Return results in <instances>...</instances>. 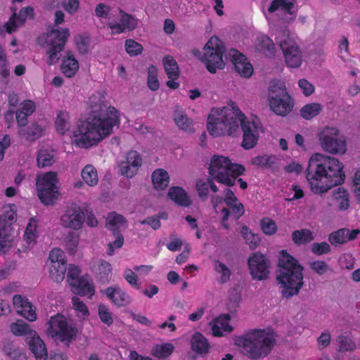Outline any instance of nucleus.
<instances>
[{"mask_svg": "<svg viewBox=\"0 0 360 360\" xmlns=\"http://www.w3.org/2000/svg\"><path fill=\"white\" fill-rule=\"evenodd\" d=\"M243 131L241 146L245 150L253 148L259 139L258 126L255 122L247 120L245 115L233 103L232 109L213 108L207 117V129L213 137L220 136H236Z\"/></svg>", "mask_w": 360, "mask_h": 360, "instance_id": "nucleus-1", "label": "nucleus"}, {"mask_svg": "<svg viewBox=\"0 0 360 360\" xmlns=\"http://www.w3.org/2000/svg\"><path fill=\"white\" fill-rule=\"evenodd\" d=\"M117 113L116 108L108 107L103 102L92 105L88 117L73 131L75 144L84 148L97 144L111 133L113 126L119 122Z\"/></svg>", "mask_w": 360, "mask_h": 360, "instance_id": "nucleus-2", "label": "nucleus"}, {"mask_svg": "<svg viewBox=\"0 0 360 360\" xmlns=\"http://www.w3.org/2000/svg\"><path fill=\"white\" fill-rule=\"evenodd\" d=\"M343 168V165L335 158L314 154L306 169V178L311 191L323 194L332 187L343 184L345 179Z\"/></svg>", "mask_w": 360, "mask_h": 360, "instance_id": "nucleus-3", "label": "nucleus"}, {"mask_svg": "<svg viewBox=\"0 0 360 360\" xmlns=\"http://www.w3.org/2000/svg\"><path fill=\"white\" fill-rule=\"evenodd\" d=\"M304 267L287 250L279 252L276 280L280 285L281 297L290 300L298 295L304 286Z\"/></svg>", "mask_w": 360, "mask_h": 360, "instance_id": "nucleus-4", "label": "nucleus"}, {"mask_svg": "<svg viewBox=\"0 0 360 360\" xmlns=\"http://www.w3.org/2000/svg\"><path fill=\"white\" fill-rule=\"evenodd\" d=\"M272 333L264 330L252 329L236 340V345L242 347L245 355L252 360L267 356L276 345Z\"/></svg>", "mask_w": 360, "mask_h": 360, "instance_id": "nucleus-5", "label": "nucleus"}, {"mask_svg": "<svg viewBox=\"0 0 360 360\" xmlns=\"http://www.w3.org/2000/svg\"><path fill=\"white\" fill-rule=\"evenodd\" d=\"M11 332L17 336L27 335L26 342L37 360H47L48 352L43 340L30 325L22 320H18L11 325Z\"/></svg>", "mask_w": 360, "mask_h": 360, "instance_id": "nucleus-6", "label": "nucleus"}, {"mask_svg": "<svg viewBox=\"0 0 360 360\" xmlns=\"http://www.w3.org/2000/svg\"><path fill=\"white\" fill-rule=\"evenodd\" d=\"M46 333L51 338H55L60 342H65L68 347L75 340L79 330L74 323L69 324L65 317L60 314L51 316L48 321Z\"/></svg>", "mask_w": 360, "mask_h": 360, "instance_id": "nucleus-7", "label": "nucleus"}, {"mask_svg": "<svg viewBox=\"0 0 360 360\" xmlns=\"http://www.w3.org/2000/svg\"><path fill=\"white\" fill-rule=\"evenodd\" d=\"M204 50L202 61L206 65L210 72L215 73L217 69L221 70L224 68L223 54L225 52V47L218 37H211L205 45Z\"/></svg>", "mask_w": 360, "mask_h": 360, "instance_id": "nucleus-8", "label": "nucleus"}, {"mask_svg": "<svg viewBox=\"0 0 360 360\" xmlns=\"http://www.w3.org/2000/svg\"><path fill=\"white\" fill-rule=\"evenodd\" d=\"M57 183V174L53 172H47L37 177V195L44 205H52L58 199L59 192L56 186Z\"/></svg>", "mask_w": 360, "mask_h": 360, "instance_id": "nucleus-9", "label": "nucleus"}, {"mask_svg": "<svg viewBox=\"0 0 360 360\" xmlns=\"http://www.w3.org/2000/svg\"><path fill=\"white\" fill-rule=\"evenodd\" d=\"M230 159L219 155H214L208 167V176L215 178L218 183L231 187L235 185L236 179L229 174Z\"/></svg>", "mask_w": 360, "mask_h": 360, "instance_id": "nucleus-10", "label": "nucleus"}, {"mask_svg": "<svg viewBox=\"0 0 360 360\" xmlns=\"http://www.w3.org/2000/svg\"><path fill=\"white\" fill-rule=\"evenodd\" d=\"M319 138L322 148L333 154H344L346 152V140L339 134L338 129L326 127L319 134Z\"/></svg>", "mask_w": 360, "mask_h": 360, "instance_id": "nucleus-11", "label": "nucleus"}, {"mask_svg": "<svg viewBox=\"0 0 360 360\" xmlns=\"http://www.w3.org/2000/svg\"><path fill=\"white\" fill-rule=\"evenodd\" d=\"M69 35L68 28L63 29L62 31L58 29L52 30L47 34L46 41L51 46L47 52L49 55L46 61L49 65L55 64L59 60L60 52L63 49Z\"/></svg>", "mask_w": 360, "mask_h": 360, "instance_id": "nucleus-12", "label": "nucleus"}, {"mask_svg": "<svg viewBox=\"0 0 360 360\" xmlns=\"http://www.w3.org/2000/svg\"><path fill=\"white\" fill-rule=\"evenodd\" d=\"M126 218L115 212H111L106 218V227L112 233L115 240L108 244V255H112L114 248H120L124 243V236H122L120 227L126 228L127 226Z\"/></svg>", "mask_w": 360, "mask_h": 360, "instance_id": "nucleus-13", "label": "nucleus"}, {"mask_svg": "<svg viewBox=\"0 0 360 360\" xmlns=\"http://www.w3.org/2000/svg\"><path fill=\"white\" fill-rule=\"evenodd\" d=\"M250 274L254 280L265 281L269 278L271 262L261 252L252 253L248 259Z\"/></svg>", "mask_w": 360, "mask_h": 360, "instance_id": "nucleus-14", "label": "nucleus"}, {"mask_svg": "<svg viewBox=\"0 0 360 360\" xmlns=\"http://www.w3.org/2000/svg\"><path fill=\"white\" fill-rule=\"evenodd\" d=\"M279 46L283 51L288 67L296 68L301 65L302 62V52L294 40L288 37L281 40Z\"/></svg>", "mask_w": 360, "mask_h": 360, "instance_id": "nucleus-15", "label": "nucleus"}, {"mask_svg": "<svg viewBox=\"0 0 360 360\" xmlns=\"http://www.w3.org/2000/svg\"><path fill=\"white\" fill-rule=\"evenodd\" d=\"M85 220L84 210L76 203L68 206L61 217V224L65 228L79 229Z\"/></svg>", "mask_w": 360, "mask_h": 360, "instance_id": "nucleus-16", "label": "nucleus"}, {"mask_svg": "<svg viewBox=\"0 0 360 360\" xmlns=\"http://www.w3.org/2000/svg\"><path fill=\"white\" fill-rule=\"evenodd\" d=\"M125 159L118 165L119 172L127 178H132L142 165L141 155L136 150H131L127 153Z\"/></svg>", "mask_w": 360, "mask_h": 360, "instance_id": "nucleus-17", "label": "nucleus"}, {"mask_svg": "<svg viewBox=\"0 0 360 360\" xmlns=\"http://www.w3.org/2000/svg\"><path fill=\"white\" fill-rule=\"evenodd\" d=\"M231 61L234 65L235 70L243 77L248 78L253 73V67L252 64L248 61L245 56L240 53L236 49H232L230 52Z\"/></svg>", "mask_w": 360, "mask_h": 360, "instance_id": "nucleus-18", "label": "nucleus"}, {"mask_svg": "<svg viewBox=\"0 0 360 360\" xmlns=\"http://www.w3.org/2000/svg\"><path fill=\"white\" fill-rule=\"evenodd\" d=\"M102 292L118 307L126 306L130 302V297L117 285L108 287Z\"/></svg>", "mask_w": 360, "mask_h": 360, "instance_id": "nucleus-19", "label": "nucleus"}, {"mask_svg": "<svg viewBox=\"0 0 360 360\" xmlns=\"http://www.w3.org/2000/svg\"><path fill=\"white\" fill-rule=\"evenodd\" d=\"M269 105L271 110L276 115L285 117L292 111L294 107V102L290 96L288 94V97L286 98L282 96L271 101Z\"/></svg>", "mask_w": 360, "mask_h": 360, "instance_id": "nucleus-20", "label": "nucleus"}, {"mask_svg": "<svg viewBox=\"0 0 360 360\" xmlns=\"http://www.w3.org/2000/svg\"><path fill=\"white\" fill-rule=\"evenodd\" d=\"M72 292L81 296L89 295L90 297L94 295L95 290L93 283L88 275L80 277L79 280L74 281L70 285Z\"/></svg>", "mask_w": 360, "mask_h": 360, "instance_id": "nucleus-21", "label": "nucleus"}, {"mask_svg": "<svg viewBox=\"0 0 360 360\" xmlns=\"http://www.w3.org/2000/svg\"><path fill=\"white\" fill-rule=\"evenodd\" d=\"M280 11L285 14L293 15L290 18L294 20L297 10L295 8V2L288 0H273L268 8V11L271 13Z\"/></svg>", "mask_w": 360, "mask_h": 360, "instance_id": "nucleus-22", "label": "nucleus"}, {"mask_svg": "<svg viewBox=\"0 0 360 360\" xmlns=\"http://www.w3.org/2000/svg\"><path fill=\"white\" fill-rule=\"evenodd\" d=\"M167 196L175 204L181 207H188L192 202L186 191L180 186L171 187L167 193Z\"/></svg>", "mask_w": 360, "mask_h": 360, "instance_id": "nucleus-23", "label": "nucleus"}, {"mask_svg": "<svg viewBox=\"0 0 360 360\" xmlns=\"http://www.w3.org/2000/svg\"><path fill=\"white\" fill-rule=\"evenodd\" d=\"M11 224L0 216V251L6 253L12 242Z\"/></svg>", "mask_w": 360, "mask_h": 360, "instance_id": "nucleus-24", "label": "nucleus"}, {"mask_svg": "<svg viewBox=\"0 0 360 360\" xmlns=\"http://www.w3.org/2000/svg\"><path fill=\"white\" fill-rule=\"evenodd\" d=\"M255 48L256 51L269 58L274 56L276 53L273 41L266 35L257 39Z\"/></svg>", "mask_w": 360, "mask_h": 360, "instance_id": "nucleus-25", "label": "nucleus"}, {"mask_svg": "<svg viewBox=\"0 0 360 360\" xmlns=\"http://www.w3.org/2000/svg\"><path fill=\"white\" fill-rule=\"evenodd\" d=\"M79 70V63L71 51H68L61 64V70L68 77L74 76Z\"/></svg>", "mask_w": 360, "mask_h": 360, "instance_id": "nucleus-26", "label": "nucleus"}, {"mask_svg": "<svg viewBox=\"0 0 360 360\" xmlns=\"http://www.w3.org/2000/svg\"><path fill=\"white\" fill-rule=\"evenodd\" d=\"M285 84L280 81H271L269 86L268 100L269 103L282 96L288 97Z\"/></svg>", "mask_w": 360, "mask_h": 360, "instance_id": "nucleus-27", "label": "nucleus"}, {"mask_svg": "<svg viewBox=\"0 0 360 360\" xmlns=\"http://www.w3.org/2000/svg\"><path fill=\"white\" fill-rule=\"evenodd\" d=\"M151 178L154 188L157 190H164L169 183V174L163 169H155Z\"/></svg>", "mask_w": 360, "mask_h": 360, "instance_id": "nucleus-28", "label": "nucleus"}, {"mask_svg": "<svg viewBox=\"0 0 360 360\" xmlns=\"http://www.w3.org/2000/svg\"><path fill=\"white\" fill-rule=\"evenodd\" d=\"M174 120L179 129L185 131L191 129L192 120L188 117L181 108L176 106L174 112Z\"/></svg>", "mask_w": 360, "mask_h": 360, "instance_id": "nucleus-29", "label": "nucleus"}, {"mask_svg": "<svg viewBox=\"0 0 360 360\" xmlns=\"http://www.w3.org/2000/svg\"><path fill=\"white\" fill-rule=\"evenodd\" d=\"M191 347L198 354L207 352L210 345L207 340L199 332H196L191 339Z\"/></svg>", "mask_w": 360, "mask_h": 360, "instance_id": "nucleus-30", "label": "nucleus"}, {"mask_svg": "<svg viewBox=\"0 0 360 360\" xmlns=\"http://www.w3.org/2000/svg\"><path fill=\"white\" fill-rule=\"evenodd\" d=\"M163 63L165 72L168 78L176 79L179 77V69L176 61L171 56H166L163 58Z\"/></svg>", "mask_w": 360, "mask_h": 360, "instance_id": "nucleus-31", "label": "nucleus"}, {"mask_svg": "<svg viewBox=\"0 0 360 360\" xmlns=\"http://www.w3.org/2000/svg\"><path fill=\"white\" fill-rule=\"evenodd\" d=\"M66 271L67 266L65 262H58L55 264H51L50 266L51 277L57 283H60L63 281Z\"/></svg>", "mask_w": 360, "mask_h": 360, "instance_id": "nucleus-32", "label": "nucleus"}, {"mask_svg": "<svg viewBox=\"0 0 360 360\" xmlns=\"http://www.w3.org/2000/svg\"><path fill=\"white\" fill-rule=\"evenodd\" d=\"M174 350V346L172 343H163L154 346L152 354L159 359H166L172 354Z\"/></svg>", "mask_w": 360, "mask_h": 360, "instance_id": "nucleus-33", "label": "nucleus"}, {"mask_svg": "<svg viewBox=\"0 0 360 360\" xmlns=\"http://www.w3.org/2000/svg\"><path fill=\"white\" fill-rule=\"evenodd\" d=\"M292 239L296 245L305 244L314 240V236L310 230L303 229L296 230L292 234Z\"/></svg>", "mask_w": 360, "mask_h": 360, "instance_id": "nucleus-34", "label": "nucleus"}, {"mask_svg": "<svg viewBox=\"0 0 360 360\" xmlns=\"http://www.w3.org/2000/svg\"><path fill=\"white\" fill-rule=\"evenodd\" d=\"M83 180L90 186H96L98 184V176L96 169L91 165L84 167L82 171Z\"/></svg>", "mask_w": 360, "mask_h": 360, "instance_id": "nucleus-35", "label": "nucleus"}, {"mask_svg": "<svg viewBox=\"0 0 360 360\" xmlns=\"http://www.w3.org/2000/svg\"><path fill=\"white\" fill-rule=\"evenodd\" d=\"M322 108L319 103H313L305 105L300 110V115L305 120H311L318 115Z\"/></svg>", "mask_w": 360, "mask_h": 360, "instance_id": "nucleus-36", "label": "nucleus"}, {"mask_svg": "<svg viewBox=\"0 0 360 360\" xmlns=\"http://www.w3.org/2000/svg\"><path fill=\"white\" fill-rule=\"evenodd\" d=\"M240 233L251 249L255 248L259 244L261 241L259 236L253 233L248 226H243Z\"/></svg>", "mask_w": 360, "mask_h": 360, "instance_id": "nucleus-37", "label": "nucleus"}, {"mask_svg": "<svg viewBox=\"0 0 360 360\" xmlns=\"http://www.w3.org/2000/svg\"><path fill=\"white\" fill-rule=\"evenodd\" d=\"M111 271V265L107 262H102L98 267L96 278L101 283H108L110 278Z\"/></svg>", "mask_w": 360, "mask_h": 360, "instance_id": "nucleus-38", "label": "nucleus"}, {"mask_svg": "<svg viewBox=\"0 0 360 360\" xmlns=\"http://www.w3.org/2000/svg\"><path fill=\"white\" fill-rule=\"evenodd\" d=\"M37 160L38 167L43 168L51 166L55 162V158L47 150H41L38 153Z\"/></svg>", "mask_w": 360, "mask_h": 360, "instance_id": "nucleus-39", "label": "nucleus"}, {"mask_svg": "<svg viewBox=\"0 0 360 360\" xmlns=\"http://www.w3.org/2000/svg\"><path fill=\"white\" fill-rule=\"evenodd\" d=\"M348 229L343 228L331 233L329 235L328 240L333 245L345 244L347 242V235Z\"/></svg>", "mask_w": 360, "mask_h": 360, "instance_id": "nucleus-40", "label": "nucleus"}, {"mask_svg": "<svg viewBox=\"0 0 360 360\" xmlns=\"http://www.w3.org/2000/svg\"><path fill=\"white\" fill-rule=\"evenodd\" d=\"M147 85L148 88L152 91H157L160 87V84L158 79V70L157 68L153 65L148 67Z\"/></svg>", "mask_w": 360, "mask_h": 360, "instance_id": "nucleus-41", "label": "nucleus"}, {"mask_svg": "<svg viewBox=\"0 0 360 360\" xmlns=\"http://www.w3.org/2000/svg\"><path fill=\"white\" fill-rule=\"evenodd\" d=\"M68 113L66 112L60 111L58 112L55 124L56 130L62 135L65 134V131L68 129Z\"/></svg>", "mask_w": 360, "mask_h": 360, "instance_id": "nucleus-42", "label": "nucleus"}, {"mask_svg": "<svg viewBox=\"0 0 360 360\" xmlns=\"http://www.w3.org/2000/svg\"><path fill=\"white\" fill-rule=\"evenodd\" d=\"M333 196L335 199L340 200L338 205V208L340 210H346L348 209L349 204L348 193L346 190H345L343 188H338L337 191H333Z\"/></svg>", "mask_w": 360, "mask_h": 360, "instance_id": "nucleus-43", "label": "nucleus"}, {"mask_svg": "<svg viewBox=\"0 0 360 360\" xmlns=\"http://www.w3.org/2000/svg\"><path fill=\"white\" fill-rule=\"evenodd\" d=\"M338 342V352H345L352 351L355 348V344L348 337L340 335L337 338Z\"/></svg>", "mask_w": 360, "mask_h": 360, "instance_id": "nucleus-44", "label": "nucleus"}, {"mask_svg": "<svg viewBox=\"0 0 360 360\" xmlns=\"http://www.w3.org/2000/svg\"><path fill=\"white\" fill-rule=\"evenodd\" d=\"M121 15V22L124 27V30H127L129 31L134 30L137 27V19H136L133 15L124 13L123 11L120 10Z\"/></svg>", "mask_w": 360, "mask_h": 360, "instance_id": "nucleus-45", "label": "nucleus"}, {"mask_svg": "<svg viewBox=\"0 0 360 360\" xmlns=\"http://www.w3.org/2000/svg\"><path fill=\"white\" fill-rule=\"evenodd\" d=\"M72 304L74 309L78 312L77 316L79 318L82 319H86L88 318L89 315V309L83 302L80 301L78 297H73Z\"/></svg>", "mask_w": 360, "mask_h": 360, "instance_id": "nucleus-46", "label": "nucleus"}, {"mask_svg": "<svg viewBox=\"0 0 360 360\" xmlns=\"http://www.w3.org/2000/svg\"><path fill=\"white\" fill-rule=\"evenodd\" d=\"M260 226L262 231L266 235H273L277 230L276 222L270 218H263L260 222Z\"/></svg>", "mask_w": 360, "mask_h": 360, "instance_id": "nucleus-47", "label": "nucleus"}, {"mask_svg": "<svg viewBox=\"0 0 360 360\" xmlns=\"http://www.w3.org/2000/svg\"><path fill=\"white\" fill-rule=\"evenodd\" d=\"M125 49L131 56H134L141 54L143 48L134 39H127L125 41Z\"/></svg>", "mask_w": 360, "mask_h": 360, "instance_id": "nucleus-48", "label": "nucleus"}, {"mask_svg": "<svg viewBox=\"0 0 360 360\" xmlns=\"http://www.w3.org/2000/svg\"><path fill=\"white\" fill-rule=\"evenodd\" d=\"M241 300L240 292L236 289H233L229 296V301L227 303V308L231 312L236 311V308Z\"/></svg>", "mask_w": 360, "mask_h": 360, "instance_id": "nucleus-49", "label": "nucleus"}, {"mask_svg": "<svg viewBox=\"0 0 360 360\" xmlns=\"http://www.w3.org/2000/svg\"><path fill=\"white\" fill-rule=\"evenodd\" d=\"M310 269L319 276L325 274L330 270L328 264L323 260L314 261L309 263Z\"/></svg>", "mask_w": 360, "mask_h": 360, "instance_id": "nucleus-50", "label": "nucleus"}, {"mask_svg": "<svg viewBox=\"0 0 360 360\" xmlns=\"http://www.w3.org/2000/svg\"><path fill=\"white\" fill-rule=\"evenodd\" d=\"M214 269L218 273L221 274L219 281L221 283H225L229 280L231 271L224 263L216 260Z\"/></svg>", "mask_w": 360, "mask_h": 360, "instance_id": "nucleus-51", "label": "nucleus"}, {"mask_svg": "<svg viewBox=\"0 0 360 360\" xmlns=\"http://www.w3.org/2000/svg\"><path fill=\"white\" fill-rule=\"evenodd\" d=\"M98 312L99 318L103 323L106 324L108 326L112 324L113 319L112 317V314L105 304H101L98 305Z\"/></svg>", "mask_w": 360, "mask_h": 360, "instance_id": "nucleus-52", "label": "nucleus"}, {"mask_svg": "<svg viewBox=\"0 0 360 360\" xmlns=\"http://www.w3.org/2000/svg\"><path fill=\"white\" fill-rule=\"evenodd\" d=\"M274 158L267 155H258L255 158L252 163L262 168L272 167L274 164Z\"/></svg>", "mask_w": 360, "mask_h": 360, "instance_id": "nucleus-53", "label": "nucleus"}, {"mask_svg": "<svg viewBox=\"0 0 360 360\" xmlns=\"http://www.w3.org/2000/svg\"><path fill=\"white\" fill-rule=\"evenodd\" d=\"M20 134H27V138L30 139H35L41 136V130L39 126L37 123H32L31 126H30L27 130L20 129Z\"/></svg>", "mask_w": 360, "mask_h": 360, "instance_id": "nucleus-54", "label": "nucleus"}, {"mask_svg": "<svg viewBox=\"0 0 360 360\" xmlns=\"http://www.w3.org/2000/svg\"><path fill=\"white\" fill-rule=\"evenodd\" d=\"M27 17H30L31 18H34V9L31 6H27L22 8L18 15H16V13H14L13 16L11 18V20L15 18H17V20L21 24H23L25 22Z\"/></svg>", "mask_w": 360, "mask_h": 360, "instance_id": "nucleus-55", "label": "nucleus"}, {"mask_svg": "<svg viewBox=\"0 0 360 360\" xmlns=\"http://www.w3.org/2000/svg\"><path fill=\"white\" fill-rule=\"evenodd\" d=\"M330 250V246L326 242H322L321 243H314L311 245V252L316 255L328 254Z\"/></svg>", "mask_w": 360, "mask_h": 360, "instance_id": "nucleus-56", "label": "nucleus"}, {"mask_svg": "<svg viewBox=\"0 0 360 360\" xmlns=\"http://www.w3.org/2000/svg\"><path fill=\"white\" fill-rule=\"evenodd\" d=\"M231 316L229 314H221L218 318L214 320V323L212 326V334L214 336L220 337L222 335V332L220 331V326L218 325V323L224 322L226 323L227 321L230 320Z\"/></svg>", "mask_w": 360, "mask_h": 360, "instance_id": "nucleus-57", "label": "nucleus"}, {"mask_svg": "<svg viewBox=\"0 0 360 360\" xmlns=\"http://www.w3.org/2000/svg\"><path fill=\"white\" fill-rule=\"evenodd\" d=\"M67 270L68 282L69 283L70 285H71L74 281H76L80 278L79 276L80 274V269L76 265L70 264L69 267L67 268Z\"/></svg>", "mask_w": 360, "mask_h": 360, "instance_id": "nucleus-58", "label": "nucleus"}, {"mask_svg": "<svg viewBox=\"0 0 360 360\" xmlns=\"http://www.w3.org/2000/svg\"><path fill=\"white\" fill-rule=\"evenodd\" d=\"M196 189L198 194L202 200L205 201L207 199L209 193V186L207 181L206 182L202 180H198L196 182Z\"/></svg>", "mask_w": 360, "mask_h": 360, "instance_id": "nucleus-59", "label": "nucleus"}, {"mask_svg": "<svg viewBox=\"0 0 360 360\" xmlns=\"http://www.w3.org/2000/svg\"><path fill=\"white\" fill-rule=\"evenodd\" d=\"M13 303L17 311H18L21 309L30 307V302L26 297L20 295H15L13 297Z\"/></svg>", "mask_w": 360, "mask_h": 360, "instance_id": "nucleus-60", "label": "nucleus"}, {"mask_svg": "<svg viewBox=\"0 0 360 360\" xmlns=\"http://www.w3.org/2000/svg\"><path fill=\"white\" fill-rule=\"evenodd\" d=\"M90 44V38L89 37H79V41H77L78 51L81 54H86L89 51Z\"/></svg>", "mask_w": 360, "mask_h": 360, "instance_id": "nucleus-61", "label": "nucleus"}, {"mask_svg": "<svg viewBox=\"0 0 360 360\" xmlns=\"http://www.w3.org/2000/svg\"><path fill=\"white\" fill-rule=\"evenodd\" d=\"M18 313L30 321H34L37 319L35 309H33L31 303H30V307L21 309L18 310Z\"/></svg>", "mask_w": 360, "mask_h": 360, "instance_id": "nucleus-62", "label": "nucleus"}, {"mask_svg": "<svg viewBox=\"0 0 360 360\" xmlns=\"http://www.w3.org/2000/svg\"><path fill=\"white\" fill-rule=\"evenodd\" d=\"M298 85L302 89L303 94L306 96L311 95L314 91V86L305 79H300Z\"/></svg>", "mask_w": 360, "mask_h": 360, "instance_id": "nucleus-63", "label": "nucleus"}, {"mask_svg": "<svg viewBox=\"0 0 360 360\" xmlns=\"http://www.w3.org/2000/svg\"><path fill=\"white\" fill-rule=\"evenodd\" d=\"M354 186L353 190L358 203L360 204V170L355 173L353 180Z\"/></svg>", "mask_w": 360, "mask_h": 360, "instance_id": "nucleus-64", "label": "nucleus"}]
</instances>
